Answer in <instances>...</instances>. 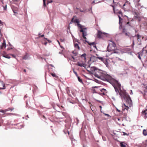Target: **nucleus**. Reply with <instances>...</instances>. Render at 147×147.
<instances>
[{"instance_id": "1", "label": "nucleus", "mask_w": 147, "mask_h": 147, "mask_svg": "<svg viewBox=\"0 0 147 147\" xmlns=\"http://www.w3.org/2000/svg\"><path fill=\"white\" fill-rule=\"evenodd\" d=\"M95 76L102 80L109 81L112 80V78L110 75L107 74L105 72L100 70H96Z\"/></svg>"}, {"instance_id": "2", "label": "nucleus", "mask_w": 147, "mask_h": 147, "mask_svg": "<svg viewBox=\"0 0 147 147\" xmlns=\"http://www.w3.org/2000/svg\"><path fill=\"white\" fill-rule=\"evenodd\" d=\"M109 45L107 47V49L109 51L112 52L111 53V54L113 53H118V50H117V47L115 43L111 40L109 41Z\"/></svg>"}, {"instance_id": "3", "label": "nucleus", "mask_w": 147, "mask_h": 147, "mask_svg": "<svg viewBox=\"0 0 147 147\" xmlns=\"http://www.w3.org/2000/svg\"><path fill=\"white\" fill-rule=\"evenodd\" d=\"M118 16L119 19V24L120 25L119 27V29L120 30L122 29V32L123 33L125 34V36L130 37L131 36L130 33L129 32H127L125 28H123L122 29V22H121V20H122V19L119 15H118Z\"/></svg>"}, {"instance_id": "4", "label": "nucleus", "mask_w": 147, "mask_h": 147, "mask_svg": "<svg viewBox=\"0 0 147 147\" xmlns=\"http://www.w3.org/2000/svg\"><path fill=\"white\" fill-rule=\"evenodd\" d=\"M121 85L117 81H116L115 83L114 88L115 91L119 93V91L121 88Z\"/></svg>"}, {"instance_id": "5", "label": "nucleus", "mask_w": 147, "mask_h": 147, "mask_svg": "<svg viewBox=\"0 0 147 147\" xmlns=\"http://www.w3.org/2000/svg\"><path fill=\"white\" fill-rule=\"evenodd\" d=\"M45 111H42L41 112L40 111H38V113L39 115V116L41 120L44 121L45 122H46L45 120H46V117L45 116Z\"/></svg>"}, {"instance_id": "6", "label": "nucleus", "mask_w": 147, "mask_h": 147, "mask_svg": "<svg viewBox=\"0 0 147 147\" xmlns=\"http://www.w3.org/2000/svg\"><path fill=\"white\" fill-rule=\"evenodd\" d=\"M107 36V34L102 32L100 31H98L97 33V37L99 38H104V37Z\"/></svg>"}, {"instance_id": "7", "label": "nucleus", "mask_w": 147, "mask_h": 147, "mask_svg": "<svg viewBox=\"0 0 147 147\" xmlns=\"http://www.w3.org/2000/svg\"><path fill=\"white\" fill-rule=\"evenodd\" d=\"M125 99L127 103L128 104L129 106L130 107L131 105L132 101L129 95L126 96Z\"/></svg>"}, {"instance_id": "8", "label": "nucleus", "mask_w": 147, "mask_h": 147, "mask_svg": "<svg viewBox=\"0 0 147 147\" xmlns=\"http://www.w3.org/2000/svg\"><path fill=\"white\" fill-rule=\"evenodd\" d=\"M142 56L144 57H147V47L143 49Z\"/></svg>"}, {"instance_id": "9", "label": "nucleus", "mask_w": 147, "mask_h": 147, "mask_svg": "<svg viewBox=\"0 0 147 147\" xmlns=\"http://www.w3.org/2000/svg\"><path fill=\"white\" fill-rule=\"evenodd\" d=\"M38 58L41 61H42L43 62L44 60L45 61H46V57L45 55L39 56L38 57Z\"/></svg>"}, {"instance_id": "10", "label": "nucleus", "mask_w": 147, "mask_h": 147, "mask_svg": "<svg viewBox=\"0 0 147 147\" xmlns=\"http://www.w3.org/2000/svg\"><path fill=\"white\" fill-rule=\"evenodd\" d=\"M6 46V44L5 40L3 39V42L2 44V45H0V49H2L3 48V47H4L5 48Z\"/></svg>"}, {"instance_id": "11", "label": "nucleus", "mask_w": 147, "mask_h": 147, "mask_svg": "<svg viewBox=\"0 0 147 147\" xmlns=\"http://www.w3.org/2000/svg\"><path fill=\"white\" fill-rule=\"evenodd\" d=\"M137 40V35H135L133 37V45H134L135 43H138V41Z\"/></svg>"}, {"instance_id": "12", "label": "nucleus", "mask_w": 147, "mask_h": 147, "mask_svg": "<svg viewBox=\"0 0 147 147\" xmlns=\"http://www.w3.org/2000/svg\"><path fill=\"white\" fill-rule=\"evenodd\" d=\"M118 59L121 61L123 60H121L119 58L113 59L112 60V62L113 63V64L116 65V64H117V61Z\"/></svg>"}, {"instance_id": "13", "label": "nucleus", "mask_w": 147, "mask_h": 147, "mask_svg": "<svg viewBox=\"0 0 147 147\" xmlns=\"http://www.w3.org/2000/svg\"><path fill=\"white\" fill-rule=\"evenodd\" d=\"M137 40L138 42H140L141 41V38L142 39L144 37L140 35L139 34L137 35Z\"/></svg>"}, {"instance_id": "14", "label": "nucleus", "mask_w": 147, "mask_h": 147, "mask_svg": "<svg viewBox=\"0 0 147 147\" xmlns=\"http://www.w3.org/2000/svg\"><path fill=\"white\" fill-rule=\"evenodd\" d=\"M76 65L81 67H85L86 65L84 63L79 62H78L76 64Z\"/></svg>"}, {"instance_id": "15", "label": "nucleus", "mask_w": 147, "mask_h": 147, "mask_svg": "<svg viewBox=\"0 0 147 147\" xmlns=\"http://www.w3.org/2000/svg\"><path fill=\"white\" fill-rule=\"evenodd\" d=\"M29 57V54L28 53H26L25 55L23 57L22 59L24 60H26Z\"/></svg>"}, {"instance_id": "16", "label": "nucleus", "mask_w": 147, "mask_h": 147, "mask_svg": "<svg viewBox=\"0 0 147 147\" xmlns=\"http://www.w3.org/2000/svg\"><path fill=\"white\" fill-rule=\"evenodd\" d=\"M72 53L74 54V55L73 56H72V58L73 59V60H74L75 58L74 57V56H77L78 54V52L75 51H72Z\"/></svg>"}, {"instance_id": "17", "label": "nucleus", "mask_w": 147, "mask_h": 147, "mask_svg": "<svg viewBox=\"0 0 147 147\" xmlns=\"http://www.w3.org/2000/svg\"><path fill=\"white\" fill-rule=\"evenodd\" d=\"M99 90H100V92H99V93L100 94H102L103 95H105V91H106V89H105L104 88H102L101 89H99Z\"/></svg>"}, {"instance_id": "18", "label": "nucleus", "mask_w": 147, "mask_h": 147, "mask_svg": "<svg viewBox=\"0 0 147 147\" xmlns=\"http://www.w3.org/2000/svg\"><path fill=\"white\" fill-rule=\"evenodd\" d=\"M48 68L49 71H53V70L54 67L51 65H49L48 66Z\"/></svg>"}, {"instance_id": "19", "label": "nucleus", "mask_w": 147, "mask_h": 147, "mask_svg": "<svg viewBox=\"0 0 147 147\" xmlns=\"http://www.w3.org/2000/svg\"><path fill=\"white\" fill-rule=\"evenodd\" d=\"M96 56H97V57L98 59H99V60H100L101 61L103 62L105 60V59H106L105 58H104L103 57H99L98 55L97 54L96 55Z\"/></svg>"}, {"instance_id": "20", "label": "nucleus", "mask_w": 147, "mask_h": 147, "mask_svg": "<svg viewBox=\"0 0 147 147\" xmlns=\"http://www.w3.org/2000/svg\"><path fill=\"white\" fill-rule=\"evenodd\" d=\"M10 54H7V55H4L3 54L2 55V56L5 58H6L7 59H10L11 58V57L10 56Z\"/></svg>"}, {"instance_id": "21", "label": "nucleus", "mask_w": 147, "mask_h": 147, "mask_svg": "<svg viewBox=\"0 0 147 147\" xmlns=\"http://www.w3.org/2000/svg\"><path fill=\"white\" fill-rule=\"evenodd\" d=\"M120 145L121 147H126V145L124 142H120Z\"/></svg>"}, {"instance_id": "22", "label": "nucleus", "mask_w": 147, "mask_h": 147, "mask_svg": "<svg viewBox=\"0 0 147 147\" xmlns=\"http://www.w3.org/2000/svg\"><path fill=\"white\" fill-rule=\"evenodd\" d=\"M43 4L42 6V8H44V9H45V7H46V0H43Z\"/></svg>"}, {"instance_id": "23", "label": "nucleus", "mask_w": 147, "mask_h": 147, "mask_svg": "<svg viewBox=\"0 0 147 147\" xmlns=\"http://www.w3.org/2000/svg\"><path fill=\"white\" fill-rule=\"evenodd\" d=\"M142 52L141 53H139V55L138 56V57L140 59H141V57L142 58H145L147 57H142Z\"/></svg>"}, {"instance_id": "24", "label": "nucleus", "mask_w": 147, "mask_h": 147, "mask_svg": "<svg viewBox=\"0 0 147 147\" xmlns=\"http://www.w3.org/2000/svg\"><path fill=\"white\" fill-rule=\"evenodd\" d=\"M105 64L106 66L107 67H109V64H108V61H107V59H105V60L103 62Z\"/></svg>"}, {"instance_id": "25", "label": "nucleus", "mask_w": 147, "mask_h": 147, "mask_svg": "<svg viewBox=\"0 0 147 147\" xmlns=\"http://www.w3.org/2000/svg\"><path fill=\"white\" fill-rule=\"evenodd\" d=\"M71 21L73 22L76 23L78 24V23L79 22V21L78 20V19H75L74 20V19L73 18L71 20Z\"/></svg>"}, {"instance_id": "26", "label": "nucleus", "mask_w": 147, "mask_h": 147, "mask_svg": "<svg viewBox=\"0 0 147 147\" xmlns=\"http://www.w3.org/2000/svg\"><path fill=\"white\" fill-rule=\"evenodd\" d=\"M142 113L143 114L145 115V116L147 117V109L144 111L142 112Z\"/></svg>"}, {"instance_id": "27", "label": "nucleus", "mask_w": 147, "mask_h": 147, "mask_svg": "<svg viewBox=\"0 0 147 147\" xmlns=\"http://www.w3.org/2000/svg\"><path fill=\"white\" fill-rule=\"evenodd\" d=\"M97 59H98L97 57H95L94 56H92L91 58V59H94V60H93V61H95L96 60H97Z\"/></svg>"}, {"instance_id": "28", "label": "nucleus", "mask_w": 147, "mask_h": 147, "mask_svg": "<svg viewBox=\"0 0 147 147\" xmlns=\"http://www.w3.org/2000/svg\"><path fill=\"white\" fill-rule=\"evenodd\" d=\"M86 32H84V33H82V36L83 38L85 40L86 39Z\"/></svg>"}, {"instance_id": "29", "label": "nucleus", "mask_w": 147, "mask_h": 147, "mask_svg": "<svg viewBox=\"0 0 147 147\" xmlns=\"http://www.w3.org/2000/svg\"><path fill=\"white\" fill-rule=\"evenodd\" d=\"M74 47L78 49L79 50L80 49V48L78 44L77 43L74 44Z\"/></svg>"}, {"instance_id": "30", "label": "nucleus", "mask_w": 147, "mask_h": 147, "mask_svg": "<svg viewBox=\"0 0 147 147\" xmlns=\"http://www.w3.org/2000/svg\"><path fill=\"white\" fill-rule=\"evenodd\" d=\"M85 41L87 42L88 44L90 45H93L94 47V46L95 45V43L94 42H93L92 43H89L88 42H87L86 40Z\"/></svg>"}, {"instance_id": "31", "label": "nucleus", "mask_w": 147, "mask_h": 147, "mask_svg": "<svg viewBox=\"0 0 147 147\" xmlns=\"http://www.w3.org/2000/svg\"><path fill=\"white\" fill-rule=\"evenodd\" d=\"M92 90L93 91V93H99V92L98 91V90H96L95 89H93L92 88Z\"/></svg>"}, {"instance_id": "32", "label": "nucleus", "mask_w": 147, "mask_h": 147, "mask_svg": "<svg viewBox=\"0 0 147 147\" xmlns=\"http://www.w3.org/2000/svg\"><path fill=\"white\" fill-rule=\"evenodd\" d=\"M14 109V108H9L7 109H6V111H9L11 110V111H12Z\"/></svg>"}, {"instance_id": "33", "label": "nucleus", "mask_w": 147, "mask_h": 147, "mask_svg": "<svg viewBox=\"0 0 147 147\" xmlns=\"http://www.w3.org/2000/svg\"><path fill=\"white\" fill-rule=\"evenodd\" d=\"M143 133L144 136H146L147 135V132L145 129L143 130Z\"/></svg>"}, {"instance_id": "34", "label": "nucleus", "mask_w": 147, "mask_h": 147, "mask_svg": "<svg viewBox=\"0 0 147 147\" xmlns=\"http://www.w3.org/2000/svg\"><path fill=\"white\" fill-rule=\"evenodd\" d=\"M51 74L53 77H55L56 78L58 77L57 76L55 73H52Z\"/></svg>"}, {"instance_id": "35", "label": "nucleus", "mask_w": 147, "mask_h": 147, "mask_svg": "<svg viewBox=\"0 0 147 147\" xmlns=\"http://www.w3.org/2000/svg\"><path fill=\"white\" fill-rule=\"evenodd\" d=\"M6 112V109L5 110H3L2 109L0 110V112H1L3 113H5Z\"/></svg>"}, {"instance_id": "36", "label": "nucleus", "mask_w": 147, "mask_h": 147, "mask_svg": "<svg viewBox=\"0 0 147 147\" xmlns=\"http://www.w3.org/2000/svg\"><path fill=\"white\" fill-rule=\"evenodd\" d=\"M2 85L3 86V87L2 88V89H5L6 88L5 84L4 83L2 84Z\"/></svg>"}, {"instance_id": "37", "label": "nucleus", "mask_w": 147, "mask_h": 147, "mask_svg": "<svg viewBox=\"0 0 147 147\" xmlns=\"http://www.w3.org/2000/svg\"><path fill=\"white\" fill-rule=\"evenodd\" d=\"M38 35L39 36H38V37L37 38H38L42 37L44 36V34H42V35H40V33H38Z\"/></svg>"}, {"instance_id": "38", "label": "nucleus", "mask_w": 147, "mask_h": 147, "mask_svg": "<svg viewBox=\"0 0 147 147\" xmlns=\"http://www.w3.org/2000/svg\"><path fill=\"white\" fill-rule=\"evenodd\" d=\"M86 54L85 53H84L83 54H82V55H81V57H84V59H86Z\"/></svg>"}, {"instance_id": "39", "label": "nucleus", "mask_w": 147, "mask_h": 147, "mask_svg": "<svg viewBox=\"0 0 147 147\" xmlns=\"http://www.w3.org/2000/svg\"><path fill=\"white\" fill-rule=\"evenodd\" d=\"M99 88V87H98V86H94V87H92V88H96V89H95L96 90H98V91H99V90L98 89V88Z\"/></svg>"}, {"instance_id": "40", "label": "nucleus", "mask_w": 147, "mask_h": 147, "mask_svg": "<svg viewBox=\"0 0 147 147\" xmlns=\"http://www.w3.org/2000/svg\"><path fill=\"white\" fill-rule=\"evenodd\" d=\"M117 13L121 15V16H122L123 15V13H122V12H121V11L120 10L119 11L117 12Z\"/></svg>"}, {"instance_id": "41", "label": "nucleus", "mask_w": 147, "mask_h": 147, "mask_svg": "<svg viewBox=\"0 0 147 147\" xmlns=\"http://www.w3.org/2000/svg\"><path fill=\"white\" fill-rule=\"evenodd\" d=\"M10 55H11L13 58H16V55H15L14 54H10Z\"/></svg>"}, {"instance_id": "42", "label": "nucleus", "mask_w": 147, "mask_h": 147, "mask_svg": "<svg viewBox=\"0 0 147 147\" xmlns=\"http://www.w3.org/2000/svg\"><path fill=\"white\" fill-rule=\"evenodd\" d=\"M7 115H16V114L13 113H7Z\"/></svg>"}, {"instance_id": "43", "label": "nucleus", "mask_w": 147, "mask_h": 147, "mask_svg": "<svg viewBox=\"0 0 147 147\" xmlns=\"http://www.w3.org/2000/svg\"><path fill=\"white\" fill-rule=\"evenodd\" d=\"M78 81L80 82H82V80L80 79L79 77L78 76Z\"/></svg>"}, {"instance_id": "44", "label": "nucleus", "mask_w": 147, "mask_h": 147, "mask_svg": "<svg viewBox=\"0 0 147 147\" xmlns=\"http://www.w3.org/2000/svg\"><path fill=\"white\" fill-rule=\"evenodd\" d=\"M3 8V9L4 10H6L7 8V5H6L5 6H2Z\"/></svg>"}, {"instance_id": "45", "label": "nucleus", "mask_w": 147, "mask_h": 147, "mask_svg": "<svg viewBox=\"0 0 147 147\" xmlns=\"http://www.w3.org/2000/svg\"><path fill=\"white\" fill-rule=\"evenodd\" d=\"M111 6L113 7V11L115 13V7L114 5H111Z\"/></svg>"}, {"instance_id": "46", "label": "nucleus", "mask_w": 147, "mask_h": 147, "mask_svg": "<svg viewBox=\"0 0 147 147\" xmlns=\"http://www.w3.org/2000/svg\"><path fill=\"white\" fill-rule=\"evenodd\" d=\"M45 81H46V69L45 68Z\"/></svg>"}, {"instance_id": "47", "label": "nucleus", "mask_w": 147, "mask_h": 147, "mask_svg": "<svg viewBox=\"0 0 147 147\" xmlns=\"http://www.w3.org/2000/svg\"><path fill=\"white\" fill-rule=\"evenodd\" d=\"M52 2V0H48L47 1V4L49 3H51V2Z\"/></svg>"}, {"instance_id": "48", "label": "nucleus", "mask_w": 147, "mask_h": 147, "mask_svg": "<svg viewBox=\"0 0 147 147\" xmlns=\"http://www.w3.org/2000/svg\"><path fill=\"white\" fill-rule=\"evenodd\" d=\"M60 40L61 42H64L65 40L64 39H61Z\"/></svg>"}, {"instance_id": "49", "label": "nucleus", "mask_w": 147, "mask_h": 147, "mask_svg": "<svg viewBox=\"0 0 147 147\" xmlns=\"http://www.w3.org/2000/svg\"><path fill=\"white\" fill-rule=\"evenodd\" d=\"M44 38L45 39V42H44L43 44L44 45H46V38H45V37H44Z\"/></svg>"}, {"instance_id": "50", "label": "nucleus", "mask_w": 147, "mask_h": 147, "mask_svg": "<svg viewBox=\"0 0 147 147\" xmlns=\"http://www.w3.org/2000/svg\"><path fill=\"white\" fill-rule=\"evenodd\" d=\"M3 22H2L1 20H0V24L2 25H3Z\"/></svg>"}, {"instance_id": "51", "label": "nucleus", "mask_w": 147, "mask_h": 147, "mask_svg": "<svg viewBox=\"0 0 147 147\" xmlns=\"http://www.w3.org/2000/svg\"><path fill=\"white\" fill-rule=\"evenodd\" d=\"M13 49V48L12 47H11V48H8L7 49V50L8 51H9V50H11V49Z\"/></svg>"}, {"instance_id": "52", "label": "nucleus", "mask_w": 147, "mask_h": 147, "mask_svg": "<svg viewBox=\"0 0 147 147\" xmlns=\"http://www.w3.org/2000/svg\"><path fill=\"white\" fill-rule=\"evenodd\" d=\"M124 106H125L126 107L125 109H126V110H128L129 108V107L128 106H126L125 105H124Z\"/></svg>"}, {"instance_id": "53", "label": "nucleus", "mask_w": 147, "mask_h": 147, "mask_svg": "<svg viewBox=\"0 0 147 147\" xmlns=\"http://www.w3.org/2000/svg\"><path fill=\"white\" fill-rule=\"evenodd\" d=\"M23 126L22 125H20V127H19L18 128L19 129H21L23 127Z\"/></svg>"}, {"instance_id": "54", "label": "nucleus", "mask_w": 147, "mask_h": 147, "mask_svg": "<svg viewBox=\"0 0 147 147\" xmlns=\"http://www.w3.org/2000/svg\"><path fill=\"white\" fill-rule=\"evenodd\" d=\"M78 26L79 27H80V28H82L80 24L78 23Z\"/></svg>"}, {"instance_id": "55", "label": "nucleus", "mask_w": 147, "mask_h": 147, "mask_svg": "<svg viewBox=\"0 0 147 147\" xmlns=\"http://www.w3.org/2000/svg\"><path fill=\"white\" fill-rule=\"evenodd\" d=\"M80 32H82V33H84V30L82 29L80 30Z\"/></svg>"}, {"instance_id": "56", "label": "nucleus", "mask_w": 147, "mask_h": 147, "mask_svg": "<svg viewBox=\"0 0 147 147\" xmlns=\"http://www.w3.org/2000/svg\"><path fill=\"white\" fill-rule=\"evenodd\" d=\"M123 135H124V136H125V135L128 136V134H127V133H126L125 132H123Z\"/></svg>"}, {"instance_id": "57", "label": "nucleus", "mask_w": 147, "mask_h": 147, "mask_svg": "<svg viewBox=\"0 0 147 147\" xmlns=\"http://www.w3.org/2000/svg\"><path fill=\"white\" fill-rule=\"evenodd\" d=\"M40 108L42 109H43L44 108H46L45 107H43L42 105H40Z\"/></svg>"}, {"instance_id": "58", "label": "nucleus", "mask_w": 147, "mask_h": 147, "mask_svg": "<svg viewBox=\"0 0 147 147\" xmlns=\"http://www.w3.org/2000/svg\"><path fill=\"white\" fill-rule=\"evenodd\" d=\"M3 25H1V24L0 25V30H2V27H3Z\"/></svg>"}, {"instance_id": "59", "label": "nucleus", "mask_w": 147, "mask_h": 147, "mask_svg": "<svg viewBox=\"0 0 147 147\" xmlns=\"http://www.w3.org/2000/svg\"><path fill=\"white\" fill-rule=\"evenodd\" d=\"M0 34L1 35V37L2 36V34L1 33V30H0Z\"/></svg>"}, {"instance_id": "60", "label": "nucleus", "mask_w": 147, "mask_h": 147, "mask_svg": "<svg viewBox=\"0 0 147 147\" xmlns=\"http://www.w3.org/2000/svg\"><path fill=\"white\" fill-rule=\"evenodd\" d=\"M74 74L76 75V76H78V74H77V72H75V71H74Z\"/></svg>"}, {"instance_id": "61", "label": "nucleus", "mask_w": 147, "mask_h": 147, "mask_svg": "<svg viewBox=\"0 0 147 147\" xmlns=\"http://www.w3.org/2000/svg\"><path fill=\"white\" fill-rule=\"evenodd\" d=\"M0 82L1 84H2L4 83L3 82V81L1 80H0Z\"/></svg>"}, {"instance_id": "62", "label": "nucleus", "mask_w": 147, "mask_h": 147, "mask_svg": "<svg viewBox=\"0 0 147 147\" xmlns=\"http://www.w3.org/2000/svg\"><path fill=\"white\" fill-rule=\"evenodd\" d=\"M46 40H47V41H48V42H49V43H50L51 42V41L49 40H48L47 38L46 39Z\"/></svg>"}, {"instance_id": "63", "label": "nucleus", "mask_w": 147, "mask_h": 147, "mask_svg": "<svg viewBox=\"0 0 147 147\" xmlns=\"http://www.w3.org/2000/svg\"><path fill=\"white\" fill-rule=\"evenodd\" d=\"M1 2L2 4L3 5V0H1Z\"/></svg>"}, {"instance_id": "64", "label": "nucleus", "mask_w": 147, "mask_h": 147, "mask_svg": "<svg viewBox=\"0 0 147 147\" xmlns=\"http://www.w3.org/2000/svg\"><path fill=\"white\" fill-rule=\"evenodd\" d=\"M9 46H11V47L12 46V45H11V43H10V42H9Z\"/></svg>"}]
</instances>
